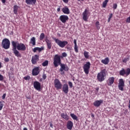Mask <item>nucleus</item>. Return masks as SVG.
<instances>
[{
    "label": "nucleus",
    "instance_id": "nucleus-52",
    "mask_svg": "<svg viewBox=\"0 0 130 130\" xmlns=\"http://www.w3.org/2000/svg\"><path fill=\"white\" fill-rule=\"evenodd\" d=\"M3 68V66H2V62H0V69H2Z\"/></svg>",
    "mask_w": 130,
    "mask_h": 130
},
{
    "label": "nucleus",
    "instance_id": "nucleus-32",
    "mask_svg": "<svg viewBox=\"0 0 130 130\" xmlns=\"http://www.w3.org/2000/svg\"><path fill=\"white\" fill-rule=\"evenodd\" d=\"M95 27H96V29L98 30H99V29H100V23L99 21H96L95 22Z\"/></svg>",
    "mask_w": 130,
    "mask_h": 130
},
{
    "label": "nucleus",
    "instance_id": "nucleus-40",
    "mask_svg": "<svg viewBox=\"0 0 130 130\" xmlns=\"http://www.w3.org/2000/svg\"><path fill=\"white\" fill-rule=\"evenodd\" d=\"M62 56L63 57H67V56H68V54H67L66 52H63L62 53Z\"/></svg>",
    "mask_w": 130,
    "mask_h": 130
},
{
    "label": "nucleus",
    "instance_id": "nucleus-8",
    "mask_svg": "<svg viewBox=\"0 0 130 130\" xmlns=\"http://www.w3.org/2000/svg\"><path fill=\"white\" fill-rule=\"evenodd\" d=\"M91 67V63L90 62H86V63L83 66V71L86 75L89 74V71Z\"/></svg>",
    "mask_w": 130,
    "mask_h": 130
},
{
    "label": "nucleus",
    "instance_id": "nucleus-21",
    "mask_svg": "<svg viewBox=\"0 0 130 130\" xmlns=\"http://www.w3.org/2000/svg\"><path fill=\"white\" fill-rule=\"evenodd\" d=\"M42 50H44V47H41V48L40 47H35L32 49V51L34 52H36V51H39V52H41Z\"/></svg>",
    "mask_w": 130,
    "mask_h": 130
},
{
    "label": "nucleus",
    "instance_id": "nucleus-12",
    "mask_svg": "<svg viewBox=\"0 0 130 130\" xmlns=\"http://www.w3.org/2000/svg\"><path fill=\"white\" fill-rule=\"evenodd\" d=\"M34 87L38 91L41 90V83L38 81H35L34 82Z\"/></svg>",
    "mask_w": 130,
    "mask_h": 130
},
{
    "label": "nucleus",
    "instance_id": "nucleus-50",
    "mask_svg": "<svg viewBox=\"0 0 130 130\" xmlns=\"http://www.w3.org/2000/svg\"><path fill=\"white\" fill-rule=\"evenodd\" d=\"M128 103H129V105L128 106V107L130 109V100H129Z\"/></svg>",
    "mask_w": 130,
    "mask_h": 130
},
{
    "label": "nucleus",
    "instance_id": "nucleus-54",
    "mask_svg": "<svg viewBox=\"0 0 130 130\" xmlns=\"http://www.w3.org/2000/svg\"><path fill=\"white\" fill-rule=\"evenodd\" d=\"M23 130H28V129L26 127L23 128Z\"/></svg>",
    "mask_w": 130,
    "mask_h": 130
},
{
    "label": "nucleus",
    "instance_id": "nucleus-11",
    "mask_svg": "<svg viewBox=\"0 0 130 130\" xmlns=\"http://www.w3.org/2000/svg\"><path fill=\"white\" fill-rule=\"evenodd\" d=\"M40 73V67H35L32 70V76H38Z\"/></svg>",
    "mask_w": 130,
    "mask_h": 130
},
{
    "label": "nucleus",
    "instance_id": "nucleus-43",
    "mask_svg": "<svg viewBox=\"0 0 130 130\" xmlns=\"http://www.w3.org/2000/svg\"><path fill=\"white\" fill-rule=\"evenodd\" d=\"M0 81H4V76L0 74Z\"/></svg>",
    "mask_w": 130,
    "mask_h": 130
},
{
    "label": "nucleus",
    "instance_id": "nucleus-10",
    "mask_svg": "<svg viewBox=\"0 0 130 130\" xmlns=\"http://www.w3.org/2000/svg\"><path fill=\"white\" fill-rule=\"evenodd\" d=\"M118 87L119 90L120 91H123V88H124V81H123V79H120L119 80Z\"/></svg>",
    "mask_w": 130,
    "mask_h": 130
},
{
    "label": "nucleus",
    "instance_id": "nucleus-4",
    "mask_svg": "<svg viewBox=\"0 0 130 130\" xmlns=\"http://www.w3.org/2000/svg\"><path fill=\"white\" fill-rule=\"evenodd\" d=\"M52 39H53V40H54L55 43H56L57 45H58V46H59V47H61V48H63V47H64L66 45H67V44H68V42L67 41H60L59 39H56L55 38H52Z\"/></svg>",
    "mask_w": 130,
    "mask_h": 130
},
{
    "label": "nucleus",
    "instance_id": "nucleus-9",
    "mask_svg": "<svg viewBox=\"0 0 130 130\" xmlns=\"http://www.w3.org/2000/svg\"><path fill=\"white\" fill-rule=\"evenodd\" d=\"M54 84V87L57 90H59L62 88V84H61V83L58 79H55Z\"/></svg>",
    "mask_w": 130,
    "mask_h": 130
},
{
    "label": "nucleus",
    "instance_id": "nucleus-55",
    "mask_svg": "<svg viewBox=\"0 0 130 130\" xmlns=\"http://www.w3.org/2000/svg\"><path fill=\"white\" fill-rule=\"evenodd\" d=\"M57 35L59 37H60V35L59 34H57Z\"/></svg>",
    "mask_w": 130,
    "mask_h": 130
},
{
    "label": "nucleus",
    "instance_id": "nucleus-44",
    "mask_svg": "<svg viewBox=\"0 0 130 130\" xmlns=\"http://www.w3.org/2000/svg\"><path fill=\"white\" fill-rule=\"evenodd\" d=\"M6 96H7V94L6 93H4L3 96H2V99L3 100H4V99H6Z\"/></svg>",
    "mask_w": 130,
    "mask_h": 130
},
{
    "label": "nucleus",
    "instance_id": "nucleus-29",
    "mask_svg": "<svg viewBox=\"0 0 130 130\" xmlns=\"http://www.w3.org/2000/svg\"><path fill=\"white\" fill-rule=\"evenodd\" d=\"M70 116L71 117L74 119V120H78V117L75 115V114H71Z\"/></svg>",
    "mask_w": 130,
    "mask_h": 130
},
{
    "label": "nucleus",
    "instance_id": "nucleus-53",
    "mask_svg": "<svg viewBox=\"0 0 130 130\" xmlns=\"http://www.w3.org/2000/svg\"><path fill=\"white\" fill-rule=\"evenodd\" d=\"M96 91H99V87H97V88H96Z\"/></svg>",
    "mask_w": 130,
    "mask_h": 130
},
{
    "label": "nucleus",
    "instance_id": "nucleus-6",
    "mask_svg": "<svg viewBox=\"0 0 130 130\" xmlns=\"http://www.w3.org/2000/svg\"><path fill=\"white\" fill-rule=\"evenodd\" d=\"M130 74V69L127 68L125 70L124 69L122 68L121 70L119 71L120 76H122L123 77H127L129 76Z\"/></svg>",
    "mask_w": 130,
    "mask_h": 130
},
{
    "label": "nucleus",
    "instance_id": "nucleus-39",
    "mask_svg": "<svg viewBox=\"0 0 130 130\" xmlns=\"http://www.w3.org/2000/svg\"><path fill=\"white\" fill-rule=\"evenodd\" d=\"M113 8L114 10H116V9L117 8V4H114L113 5Z\"/></svg>",
    "mask_w": 130,
    "mask_h": 130
},
{
    "label": "nucleus",
    "instance_id": "nucleus-56",
    "mask_svg": "<svg viewBox=\"0 0 130 130\" xmlns=\"http://www.w3.org/2000/svg\"><path fill=\"white\" fill-rule=\"evenodd\" d=\"M78 2H80L81 1L82 2H84V0H77Z\"/></svg>",
    "mask_w": 130,
    "mask_h": 130
},
{
    "label": "nucleus",
    "instance_id": "nucleus-20",
    "mask_svg": "<svg viewBox=\"0 0 130 130\" xmlns=\"http://www.w3.org/2000/svg\"><path fill=\"white\" fill-rule=\"evenodd\" d=\"M37 0H25V3L27 5H34L36 4Z\"/></svg>",
    "mask_w": 130,
    "mask_h": 130
},
{
    "label": "nucleus",
    "instance_id": "nucleus-15",
    "mask_svg": "<svg viewBox=\"0 0 130 130\" xmlns=\"http://www.w3.org/2000/svg\"><path fill=\"white\" fill-rule=\"evenodd\" d=\"M62 91L65 94L69 93V85L67 84H64L62 87Z\"/></svg>",
    "mask_w": 130,
    "mask_h": 130
},
{
    "label": "nucleus",
    "instance_id": "nucleus-1",
    "mask_svg": "<svg viewBox=\"0 0 130 130\" xmlns=\"http://www.w3.org/2000/svg\"><path fill=\"white\" fill-rule=\"evenodd\" d=\"M11 44L13 46L12 51H13L14 54H15V56H17V57H21L22 55L18 50L20 51H25V50H26V46L25 44L22 43H19L18 42H15L14 41L11 42Z\"/></svg>",
    "mask_w": 130,
    "mask_h": 130
},
{
    "label": "nucleus",
    "instance_id": "nucleus-17",
    "mask_svg": "<svg viewBox=\"0 0 130 130\" xmlns=\"http://www.w3.org/2000/svg\"><path fill=\"white\" fill-rule=\"evenodd\" d=\"M102 103H103V100H97L93 103V105L95 106V107H99V106H100Z\"/></svg>",
    "mask_w": 130,
    "mask_h": 130
},
{
    "label": "nucleus",
    "instance_id": "nucleus-5",
    "mask_svg": "<svg viewBox=\"0 0 130 130\" xmlns=\"http://www.w3.org/2000/svg\"><path fill=\"white\" fill-rule=\"evenodd\" d=\"M2 46L4 49H9L11 46V42L8 39L5 38L2 40Z\"/></svg>",
    "mask_w": 130,
    "mask_h": 130
},
{
    "label": "nucleus",
    "instance_id": "nucleus-46",
    "mask_svg": "<svg viewBox=\"0 0 130 130\" xmlns=\"http://www.w3.org/2000/svg\"><path fill=\"white\" fill-rule=\"evenodd\" d=\"M5 61L6 62H9V61H10V59H9V58H5Z\"/></svg>",
    "mask_w": 130,
    "mask_h": 130
},
{
    "label": "nucleus",
    "instance_id": "nucleus-2",
    "mask_svg": "<svg viewBox=\"0 0 130 130\" xmlns=\"http://www.w3.org/2000/svg\"><path fill=\"white\" fill-rule=\"evenodd\" d=\"M53 64L55 68H57L59 66H60V72H68L70 68L68 67L67 65L64 64H61V59H60V56L58 54H56L53 59Z\"/></svg>",
    "mask_w": 130,
    "mask_h": 130
},
{
    "label": "nucleus",
    "instance_id": "nucleus-33",
    "mask_svg": "<svg viewBox=\"0 0 130 130\" xmlns=\"http://www.w3.org/2000/svg\"><path fill=\"white\" fill-rule=\"evenodd\" d=\"M129 60V58L128 57H126L122 59V62H124L125 63Z\"/></svg>",
    "mask_w": 130,
    "mask_h": 130
},
{
    "label": "nucleus",
    "instance_id": "nucleus-23",
    "mask_svg": "<svg viewBox=\"0 0 130 130\" xmlns=\"http://www.w3.org/2000/svg\"><path fill=\"white\" fill-rule=\"evenodd\" d=\"M18 10H19V6L15 5L13 7V12L15 15H18Z\"/></svg>",
    "mask_w": 130,
    "mask_h": 130
},
{
    "label": "nucleus",
    "instance_id": "nucleus-24",
    "mask_svg": "<svg viewBox=\"0 0 130 130\" xmlns=\"http://www.w3.org/2000/svg\"><path fill=\"white\" fill-rule=\"evenodd\" d=\"M29 43L34 46L36 45V40L35 37H32L31 38Z\"/></svg>",
    "mask_w": 130,
    "mask_h": 130
},
{
    "label": "nucleus",
    "instance_id": "nucleus-41",
    "mask_svg": "<svg viewBox=\"0 0 130 130\" xmlns=\"http://www.w3.org/2000/svg\"><path fill=\"white\" fill-rule=\"evenodd\" d=\"M42 78H43V80H46V78H47L46 74H44L43 75Z\"/></svg>",
    "mask_w": 130,
    "mask_h": 130
},
{
    "label": "nucleus",
    "instance_id": "nucleus-35",
    "mask_svg": "<svg viewBox=\"0 0 130 130\" xmlns=\"http://www.w3.org/2000/svg\"><path fill=\"white\" fill-rule=\"evenodd\" d=\"M78 46H74V50L76 53H78V52H79V50L78 49Z\"/></svg>",
    "mask_w": 130,
    "mask_h": 130
},
{
    "label": "nucleus",
    "instance_id": "nucleus-31",
    "mask_svg": "<svg viewBox=\"0 0 130 130\" xmlns=\"http://www.w3.org/2000/svg\"><path fill=\"white\" fill-rule=\"evenodd\" d=\"M42 66L43 67H47V66H48V60H46L45 61H44L42 63Z\"/></svg>",
    "mask_w": 130,
    "mask_h": 130
},
{
    "label": "nucleus",
    "instance_id": "nucleus-18",
    "mask_svg": "<svg viewBox=\"0 0 130 130\" xmlns=\"http://www.w3.org/2000/svg\"><path fill=\"white\" fill-rule=\"evenodd\" d=\"M48 49H51V47L52 46V44H51V41L48 39L45 40Z\"/></svg>",
    "mask_w": 130,
    "mask_h": 130
},
{
    "label": "nucleus",
    "instance_id": "nucleus-28",
    "mask_svg": "<svg viewBox=\"0 0 130 130\" xmlns=\"http://www.w3.org/2000/svg\"><path fill=\"white\" fill-rule=\"evenodd\" d=\"M45 38V34L44 33H41V35H40V40L41 41H42Z\"/></svg>",
    "mask_w": 130,
    "mask_h": 130
},
{
    "label": "nucleus",
    "instance_id": "nucleus-38",
    "mask_svg": "<svg viewBox=\"0 0 130 130\" xmlns=\"http://www.w3.org/2000/svg\"><path fill=\"white\" fill-rule=\"evenodd\" d=\"M3 107H4V104H3V102H0V110L3 109Z\"/></svg>",
    "mask_w": 130,
    "mask_h": 130
},
{
    "label": "nucleus",
    "instance_id": "nucleus-27",
    "mask_svg": "<svg viewBox=\"0 0 130 130\" xmlns=\"http://www.w3.org/2000/svg\"><path fill=\"white\" fill-rule=\"evenodd\" d=\"M108 2H109V0H105L104 2H103V8H106Z\"/></svg>",
    "mask_w": 130,
    "mask_h": 130
},
{
    "label": "nucleus",
    "instance_id": "nucleus-30",
    "mask_svg": "<svg viewBox=\"0 0 130 130\" xmlns=\"http://www.w3.org/2000/svg\"><path fill=\"white\" fill-rule=\"evenodd\" d=\"M84 56L87 59H88V58H89V52L85 51L84 52Z\"/></svg>",
    "mask_w": 130,
    "mask_h": 130
},
{
    "label": "nucleus",
    "instance_id": "nucleus-48",
    "mask_svg": "<svg viewBox=\"0 0 130 130\" xmlns=\"http://www.w3.org/2000/svg\"><path fill=\"white\" fill-rule=\"evenodd\" d=\"M50 126L52 128H53V124H52V123H50Z\"/></svg>",
    "mask_w": 130,
    "mask_h": 130
},
{
    "label": "nucleus",
    "instance_id": "nucleus-37",
    "mask_svg": "<svg viewBox=\"0 0 130 130\" xmlns=\"http://www.w3.org/2000/svg\"><path fill=\"white\" fill-rule=\"evenodd\" d=\"M68 84L70 88L72 89V88H73V83H72L71 81H69Z\"/></svg>",
    "mask_w": 130,
    "mask_h": 130
},
{
    "label": "nucleus",
    "instance_id": "nucleus-7",
    "mask_svg": "<svg viewBox=\"0 0 130 130\" xmlns=\"http://www.w3.org/2000/svg\"><path fill=\"white\" fill-rule=\"evenodd\" d=\"M82 16H83V19L84 21H87L89 17L91 16V12H90V11L89 10V9H85L84 11L83 12Z\"/></svg>",
    "mask_w": 130,
    "mask_h": 130
},
{
    "label": "nucleus",
    "instance_id": "nucleus-45",
    "mask_svg": "<svg viewBox=\"0 0 130 130\" xmlns=\"http://www.w3.org/2000/svg\"><path fill=\"white\" fill-rule=\"evenodd\" d=\"M74 46H78V45H77V40H76V39H74Z\"/></svg>",
    "mask_w": 130,
    "mask_h": 130
},
{
    "label": "nucleus",
    "instance_id": "nucleus-51",
    "mask_svg": "<svg viewBox=\"0 0 130 130\" xmlns=\"http://www.w3.org/2000/svg\"><path fill=\"white\" fill-rule=\"evenodd\" d=\"M57 12H60V8H57Z\"/></svg>",
    "mask_w": 130,
    "mask_h": 130
},
{
    "label": "nucleus",
    "instance_id": "nucleus-3",
    "mask_svg": "<svg viewBox=\"0 0 130 130\" xmlns=\"http://www.w3.org/2000/svg\"><path fill=\"white\" fill-rule=\"evenodd\" d=\"M106 69H104L101 70L97 75V80L99 82H103L106 77Z\"/></svg>",
    "mask_w": 130,
    "mask_h": 130
},
{
    "label": "nucleus",
    "instance_id": "nucleus-47",
    "mask_svg": "<svg viewBox=\"0 0 130 130\" xmlns=\"http://www.w3.org/2000/svg\"><path fill=\"white\" fill-rule=\"evenodd\" d=\"M62 1H63V3H64L65 4H68V3H69V0H62Z\"/></svg>",
    "mask_w": 130,
    "mask_h": 130
},
{
    "label": "nucleus",
    "instance_id": "nucleus-14",
    "mask_svg": "<svg viewBox=\"0 0 130 130\" xmlns=\"http://www.w3.org/2000/svg\"><path fill=\"white\" fill-rule=\"evenodd\" d=\"M59 20L62 22V23L64 24L67 23V21L69 20V16H68V15H61L59 17Z\"/></svg>",
    "mask_w": 130,
    "mask_h": 130
},
{
    "label": "nucleus",
    "instance_id": "nucleus-26",
    "mask_svg": "<svg viewBox=\"0 0 130 130\" xmlns=\"http://www.w3.org/2000/svg\"><path fill=\"white\" fill-rule=\"evenodd\" d=\"M61 117H62V118H64V119H65L66 120H69V116H68L67 114H64L63 113H61Z\"/></svg>",
    "mask_w": 130,
    "mask_h": 130
},
{
    "label": "nucleus",
    "instance_id": "nucleus-25",
    "mask_svg": "<svg viewBox=\"0 0 130 130\" xmlns=\"http://www.w3.org/2000/svg\"><path fill=\"white\" fill-rule=\"evenodd\" d=\"M101 62L104 63V64H108V62H109V58L106 57L105 59L102 60Z\"/></svg>",
    "mask_w": 130,
    "mask_h": 130
},
{
    "label": "nucleus",
    "instance_id": "nucleus-57",
    "mask_svg": "<svg viewBox=\"0 0 130 130\" xmlns=\"http://www.w3.org/2000/svg\"><path fill=\"white\" fill-rule=\"evenodd\" d=\"M92 117H94V115H91Z\"/></svg>",
    "mask_w": 130,
    "mask_h": 130
},
{
    "label": "nucleus",
    "instance_id": "nucleus-19",
    "mask_svg": "<svg viewBox=\"0 0 130 130\" xmlns=\"http://www.w3.org/2000/svg\"><path fill=\"white\" fill-rule=\"evenodd\" d=\"M115 78L113 77H110L108 80V86H111L114 83Z\"/></svg>",
    "mask_w": 130,
    "mask_h": 130
},
{
    "label": "nucleus",
    "instance_id": "nucleus-36",
    "mask_svg": "<svg viewBox=\"0 0 130 130\" xmlns=\"http://www.w3.org/2000/svg\"><path fill=\"white\" fill-rule=\"evenodd\" d=\"M24 80H25V81H28L30 79V76L27 75V76H25L23 77Z\"/></svg>",
    "mask_w": 130,
    "mask_h": 130
},
{
    "label": "nucleus",
    "instance_id": "nucleus-22",
    "mask_svg": "<svg viewBox=\"0 0 130 130\" xmlns=\"http://www.w3.org/2000/svg\"><path fill=\"white\" fill-rule=\"evenodd\" d=\"M62 12L66 15L70 14V9L68 7H64L62 9Z\"/></svg>",
    "mask_w": 130,
    "mask_h": 130
},
{
    "label": "nucleus",
    "instance_id": "nucleus-13",
    "mask_svg": "<svg viewBox=\"0 0 130 130\" xmlns=\"http://www.w3.org/2000/svg\"><path fill=\"white\" fill-rule=\"evenodd\" d=\"M39 60V55H35L32 56L31 57V62L32 64H36L37 63V61Z\"/></svg>",
    "mask_w": 130,
    "mask_h": 130
},
{
    "label": "nucleus",
    "instance_id": "nucleus-34",
    "mask_svg": "<svg viewBox=\"0 0 130 130\" xmlns=\"http://www.w3.org/2000/svg\"><path fill=\"white\" fill-rule=\"evenodd\" d=\"M112 16H113V14H112V13L110 14L108 19V23L110 22V20H111V18H112Z\"/></svg>",
    "mask_w": 130,
    "mask_h": 130
},
{
    "label": "nucleus",
    "instance_id": "nucleus-49",
    "mask_svg": "<svg viewBox=\"0 0 130 130\" xmlns=\"http://www.w3.org/2000/svg\"><path fill=\"white\" fill-rule=\"evenodd\" d=\"M3 4H6V0H2Z\"/></svg>",
    "mask_w": 130,
    "mask_h": 130
},
{
    "label": "nucleus",
    "instance_id": "nucleus-16",
    "mask_svg": "<svg viewBox=\"0 0 130 130\" xmlns=\"http://www.w3.org/2000/svg\"><path fill=\"white\" fill-rule=\"evenodd\" d=\"M73 126H74V123H73V122L71 120L68 121L67 124V128H68V129L72 130Z\"/></svg>",
    "mask_w": 130,
    "mask_h": 130
},
{
    "label": "nucleus",
    "instance_id": "nucleus-42",
    "mask_svg": "<svg viewBox=\"0 0 130 130\" xmlns=\"http://www.w3.org/2000/svg\"><path fill=\"white\" fill-rule=\"evenodd\" d=\"M126 23H130V16L126 18Z\"/></svg>",
    "mask_w": 130,
    "mask_h": 130
}]
</instances>
